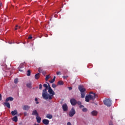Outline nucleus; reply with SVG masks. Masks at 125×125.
Masks as SVG:
<instances>
[{
  "label": "nucleus",
  "mask_w": 125,
  "mask_h": 125,
  "mask_svg": "<svg viewBox=\"0 0 125 125\" xmlns=\"http://www.w3.org/2000/svg\"><path fill=\"white\" fill-rule=\"evenodd\" d=\"M47 84H43V86L45 87V89L42 90V96L43 99L45 100H47V99H49L51 100L52 99V97H53V95H55V92L52 90L50 85L48 83H47Z\"/></svg>",
  "instance_id": "1"
},
{
  "label": "nucleus",
  "mask_w": 125,
  "mask_h": 125,
  "mask_svg": "<svg viewBox=\"0 0 125 125\" xmlns=\"http://www.w3.org/2000/svg\"><path fill=\"white\" fill-rule=\"evenodd\" d=\"M96 98V95L95 93L90 92L89 94L87 95L85 97V101L86 102H89V100L94 101V99Z\"/></svg>",
  "instance_id": "2"
},
{
  "label": "nucleus",
  "mask_w": 125,
  "mask_h": 125,
  "mask_svg": "<svg viewBox=\"0 0 125 125\" xmlns=\"http://www.w3.org/2000/svg\"><path fill=\"white\" fill-rule=\"evenodd\" d=\"M78 89L80 91L81 98H84L85 97V88L83 87V86L80 85L78 86Z\"/></svg>",
  "instance_id": "3"
},
{
  "label": "nucleus",
  "mask_w": 125,
  "mask_h": 125,
  "mask_svg": "<svg viewBox=\"0 0 125 125\" xmlns=\"http://www.w3.org/2000/svg\"><path fill=\"white\" fill-rule=\"evenodd\" d=\"M104 104L107 107H111L112 106V100L110 99H105L104 101Z\"/></svg>",
  "instance_id": "4"
},
{
  "label": "nucleus",
  "mask_w": 125,
  "mask_h": 125,
  "mask_svg": "<svg viewBox=\"0 0 125 125\" xmlns=\"http://www.w3.org/2000/svg\"><path fill=\"white\" fill-rule=\"evenodd\" d=\"M75 114H76V110L74 109V107H73L69 112L68 115L69 117H73Z\"/></svg>",
  "instance_id": "5"
},
{
  "label": "nucleus",
  "mask_w": 125,
  "mask_h": 125,
  "mask_svg": "<svg viewBox=\"0 0 125 125\" xmlns=\"http://www.w3.org/2000/svg\"><path fill=\"white\" fill-rule=\"evenodd\" d=\"M70 103L73 106H75L77 104V101L75 99H70Z\"/></svg>",
  "instance_id": "6"
},
{
  "label": "nucleus",
  "mask_w": 125,
  "mask_h": 125,
  "mask_svg": "<svg viewBox=\"0 0 125 125\" xmlns=\"http://www.w3.org/2000/svg\"><path fill=\"white\" fill-rule=\"evenodd\" d=\"M62 110L64 112H66V111H68V106L66 104H64L62 105Z\"/></svg>",
  "instance_id": "7"
},
{
  "label": "nucleus",
  "mask_w": 125,
  "mask_h": 125,
  "mask_svg": "<svg viewBox=\"0 0 125 125\" xmlns=\"http://www.w3.org/2000/svg\"><path fill=\"white\" fill-rule=\"evenodd\" d=\"M30 106L27 105H25L23 106H22V109L24 111H28V110H30Z\"/></svg>",
  "instance_id": "8"
},
{
  "label": "nucleus",
  "mask_w": 125,
  "mask_h": 125,
  "mask_svg": "<svg viewBox=\"0 0 125 125\" xmlns=\"http://www.w3.org/2000/svg\"><path fill=\"white\" fill-rule=\"evenodd\" d=\"M3 105L6 106L7 108H8V109H10V104H9L8 102H5V103H3Z\"/></svg>",
  "instance_id": "9"
},
{
  "label": "nucleus",
  "mask_w": 125,
  "mask_h": 125,
  "mask_svg": "<svg viewBox=\"0 0 125 125\" xmlns=\"http://www.w3.org/2000/svg\"><path fill=\"white\" fill-rule=\"evenodd\" d=\"M32 115L38 117V116H39V113H38V111L36 110H34L32 111Z\"/></svg>",
  "instance_id": "10"
},
{
  "label": "nucleus",
  "mask_w": 125,
  "mask_h": 125,
  "mask_svg": "<svg viewBox=\"0 0 125 125\" xmlns=\"http://www.w3.org/2000/svg\"><path fill=\"white\" fill-rule=\"evenodd\" d=\"M42 123L44 125H49V120H47V119H43L42 120Z\"/></svg>",
  "instance_id": "11"
},
{
  "label": "nucleus",
  "mask_w": 125,
  "mask_h": 125,
  "mask_svg": "<svg viewBox=\"0 0 125 125\" xmlns=\"http://www.w3.org/2000/svg\"><path fill=\"white\" fill-rule=\"evenodd\" d=\"M14 99L12 97H8L5 100V102H8V101H13Z\"/></svg>",
  "instance_id": "12"
},
{
  "label": "nucleus",
  "mask_w": 125,
  "mask_h": 125,
  "mask_svg": "<svg viewBox=\"0 0 125 125\" xmlns=\"http://www.w3.org/2000/svg\"><path fill=\"white\" fill-rule=\"evenodd\" d=\"M25 63L24 62V63H21L20 65L19 66V71H20L21 72H22V70L20 69H21V68H24V64H25Z\"/></svg>",
  "instance_id": "13"
},
{
  "label": "nucleus",
  "mask_w": 125,
  "mask_h": 125,
  "mask_svg": "<svg viewBox=\"0 0 125 125\" xmlns=\"http://www.w3.org/2000/svg\"><path fill=\"white\" fill-rule=\"evenodd\" d=\"M36 120L37 123H38V124H40L41 123V121H42V118H41V117L39 116H36Z\"/></svg>",
  "instance_id": "14"
},
{
  "label": "nucleus",
  "mask_w": 125,
  "mask_h": 125,
  "mask_svg": "<svg viewBox=\"0 0 125 125\" xmlns=\"http://www.w3.org/2000/svg\"><path fill=\"white\" fill-rule=\"evenodd\" d=\"M91 114L92 116H97V114H98V112L96 110H93L91 112Z\"/></svg>",
  "instance_id": "15"
},
{
  "label": "nucleus",
  "mask_w": 125,
  "mask_h": 125,
  "mask_svg": "<svg viewBox=\"0 0 125 125\" xmlns=\"http://www.w3.org/2000/svg\"><path fill=\"white\" fill-rule=\"evenodd\" d=\"M12 116H15V115H17V110L15 109L12 111H11Z\"/></svg>",
  "instance_id": "16"
},
{
  "label": "nucleus",
  "mask_w": 125,
  "mask_h": 125,
  "mask_svg": "<svg viewBox=\"0 0 125 125\" xmlns=\"http://www.w3.org/2000/svg\"><path fill=\"white\" fill-rule=\"evenodd\" d=\"M12 121H13V122H15L16 123L18 122V118L17 117V116L14 117L12 119Z\"/></svg>",
  "instance_id": "17"
},
{
  "label": "nucleus",
  "mask_w": 125,
  "mask_h": 125,
  "mask_svg": "<svg viewBox=\"0 0 125 125\" xmlns=\"http://www.w3.org/2000/svg\"><path fill=\"white\" fill-rule=\"evenodd\" d=\"M26 86L28 87V88H32V83H31V82L27 83Z\"/></svg>",
  "instance_id": "18"
},
{
  "label": "nucleus",
  "mask_w": 125,
  "mask_h": 125,
  "mask_svg": "<svg viewBox=\"0 0 125 125\" xmlns=\"http://www.w3.org/2000/svg\"><path fill=\"white\" fill-rule=\"evenodd\" d=\"M46 117L47 118V119H52L53 118L52 115L50 114H47Z\"/></svg>",
  "instance_id": "19"
},
{
  "label": "nucleus",
  "mask_w": 125,
  "mask_h": 125,
  "mask_svg": "<svg viewBox=\"0 0 125 125\" xmlns=\"http://www.w3.org/2000/svg\"><path fill=\"white\" fill-rule=\"evenodd\" d=\"M35 78L36 80H39V79L40 78V73H37V74H36Z\"/></svg>",
  "instance_id": "20"
},
{
  "label": "nucleus",
  "mask_w": 125,
  "mask_h": 125,
  "mask_svg": "<svg viewBox=\"0 0 125 125\" xmlns=\"http://www.w3.org/2000/svg\"><path fill=\"white\" fill-rule=\"evenodd\" d=\"M58 85H63L64 84V83H63V81H59L58 82Z\"/></svg>",
  "instance_id": "21"
},
{
  "label": "nucleus",
  "mask_w": 125,
  "mask_h": 125,
  "mask_svg": "<svg viewBox=\"0 0 125 125\" xmlns=\"http://www.w3.org/2000/svg\"><path fill=\"white\" fill-rule=\"evenodd\" d=\"M19 81H18V78H16L15 80H14V83H15L16 84H17V83H18V82Z\"/></svg>",
  "instance_id": "22"
},
{
  "label": "nucleus",
  "mask_w": 125,
  "mask_h": 125,
  "mask_svg": "<svg viewBox=\"0 0 125 125\" xmlns=\"http://www.w3.org/2000/svg\"><path fill=\"white\" fill-rule=\"evenodd\" d=\"M82 111L83 112H87L88 109L87 108L84 107L82 109Z\"/></svg>",
  "instance_id": "23"
},
{
  "label": "nucleus",
  "mask_w": 125,
  "mask_h": 125,
  "mask_svg": "<svg viewBox=\"0 0 125 125\" xmlns=\"http://www.w3.org/2000/svg\"><path fill=\"white\" fill-rule=\"evenodd\" d=\"M27 76H28V77L31 76V70H28L27 71Z\"/></svg>",
  "instance_id": "24"
},
{
  "label": "nucleus",
  "mask_w": 125,
  "mask_h": 125,
  "mask_svg": "<svg viewBox=\"0 0 125 125\" xmlns=\"http://www.w3.org/2000/svg\"><path fill=\"white\" fill-rule=\"evenodd\" d=\"M49 78H50L49 77V75H46L45 77V81L46 82H47L48 81V79H49Z\"/></svg>",
  "instance_id": "25"
},
{
  "label": "nucleus",
  "mask_w": 125,
  "mask_h": 125,
  "mask_svg": "<svg viewBox=\"0 0 125 125\" xmlns=\"http://www.w3.org/2000/svg\"><path fill=\"white\" fill-rule=\"evenodd\" d=\"M42 84H40L39 89H40V90H42Z\"/></svg>",
  "instance_id": "26"
},
{
  "label": "nucleus",
  "mask_w": 125,
  "mask_h": 125,
  "mask_svg": "<svg viewBox=\"0 0 125 125\" xmlns=\"http://www.w3.org/2000/svg\"><path fill=\"white\" fill-rule=\"evenodd\" d=\"M52 87H53V88H56V85L55 84H54V83H53V84H52Z\"/></svg>",
  "instance_id": "27"
},
{
  "label": "nucleus",
  "mask_w": 125,
  "mask_h": 125,
  "mask_svg": "<svg viewBox=\"0 0 125 125\" xmlns=\"http://www.w3.org/2000/svg\"><path fill=\"white\" fill-rule=\"evenodd\" d=\"M35 101L36 102V104H39V102H38V98H36L35 99Z\"/></svg>",
  "instance_id": "28"
},
{
  "label": "nucleus",
  "mask_w": 125,
  "mask_h": 125,
  "mask_svg": "<svg viewBox=\"0 0 125 125\" xmlns=\"http://www.w3.org/2000/svg\"><path fill=\"white\" fill-rule=\"evenodd\" d=\"M77 104H78V105H82V102H80V101H78V102H77Z\"/></svg>",
  "instance_id": "29"
},
{
  "label": "nucleus",
  "mask_w": 125,
  "mask_h": 125,
  "mask_svg": "<svg viewBox=\"0 0 125 125\" xmlns=\"http://www.w3.org/2000/svg\"><path fill=\"white\" fill-rule=\"evenodd\" d=\"M55 82V80L54 79H53L52 80L50 81V83H53Z\"/></svg>",
  "instance_id": "30"
},
{
  "label": "nucleus",
  "mask_w": 125,
  "mask_h": 125,
  "mask_svg": "<svg viewBox=\"0 0 125 125\" xmlns=\"http://www.w3.org/2000/svg\"><path fill=\"white\" fill-rule=\"evenodd\" d=\"M79 108H80V109H82V108H84V106H83V105H80V106H79Z\"/></svg>",
  "instance_id": "31"
},
{
  "label": "nucleus",
  "mask_w": 125,
  "mask_h": 125,
  "mask_svg": "<svg viewBox=\"0 0 125 125\" xmlns=\"http://www.w3.org/2000/svg\"><path fill=\"white\" fill-rule=\"evenodd\" d=\"M38 71H39V73L42 72V69H41V68H39Z\"/></svg>",
  "instance_id": "32"
},
{
  "label": "nucleus",
  "mask_w": 125,
  "mask_h": 125,
  "mask_svg": "<svg viewBox=\"0 0 125 125\" xmlns=\"http://www.w3.org/2000/svg\"><path fill=\"white\" fill-rule=\"evenodd\" d=\"M57 75H58V76H59V75H61V72L60 71L57 72Z\"/></svg>",
  "instance_id": "33"
},
{
  "label": "nucleus",
  "mask_w": 125,
  "mask_h": 125,
  "mask_svg": "<svg viewBox=\"0 0 125 125\" xmlns=\"http://www.w3.org/2000/svg\"><path fill=\"white\" fill-rule=\"evenodd\" d=\"M2 99V96H1V94L0 93V101H1Z\"/></svg>",
  "instance_id": "34"
},
{
  "label": "nucleus",
  "mask_w": 125,
  "mask_h": 125,
  "mask_svg": "<svg viewBox=\"0 0 125 125\" xmlns=\"http://www.w3.org/2000/svg\"><path fill=\"white\" fill-rule=\"evenodd\" d=\"M109 125H113V122L112 121H110L109 123Z\"/></svg>",
  "instance_id": "35"
},
{
  "label": "nucleus",
  "mask_w": 125,
  "mask_h": 125,
  "mask_svg": "<svg viewBox=\"0 0 125 125\" xmlns=\"http://www.w3.org/2000/svg\"><path fill=\"white\" fill-rule=\"evenodd\" d=\"M42 74L44 75H45L46 74V73L45 71H42Z\"/></svg>",
  "instance_id": "36"
},
{
  "label": "nucleus",
  "mask_w": 125,
  "mask_h": 125,
  "mask_svg": "<svg viewBox=\"0 0 125 125\" xmlns=\"http://www.w3.org/2000/svg\"><path fill=\"white\" fill-rule=\"evenodd\" d=\"M15 30H18V25H16V27L15 28Z\"/></svg>",
  "instance_id": "37"
},
{
  "label": "nucleus",
  "mask_w": 125,
  "mask_h": 125,
  "mask_svg": "<svg viewBox=\"0 0 125 125\" xmlns=\"http://www.w3.org/2000/svg\"><path fill=\"white\" fill-rule=\"evenodd\" d=\"M28 39H29V40L32 39V36L30 35V36H29V37H28Z\"/></svg>",
  "instance_id": "38"
},
{
  "label": "nucleus",
  "mask_w": 125,
  "mask_h": 125,
  "mask_svg": "<svg viewBox=\"0 0 125 125\" xmlns=\"http://www.w3.org/2000/svg\"><path fill=\"white\" fill-rule=\"evenodd\" d=\"M68 88L69 89V90H72V87H68Z\"/></svg>",
  "instance_id": "39"
},
{
  "label": "nucleus",
  "mask_w": 125,
  "mask_h": 125,
  "mask_svg": "<svg viewBox=\"0 0 125 125\" xmlns=\"http://www.w3.org/2000/svg\"><path fill=\"white\" fill-rule=\"evenodd\" d=\"M62 78L63 79H67V78H68V76H62Z\"/></svg>",
  "instance_id": "40"
},
{
  "label": "nucleus",
  "mask_w": 125,
  "mask_h": 125,
  "mask_svg": "<svg viewBox=\"0 0 125 125\" xmlns=\"http://www.w3.org/2000/svg\"><path fill=\"white\" fill-rule=\"evenodd\" d=\"M23 114H24V116H27V112H24L23 113Z\"/></svg>",
  "instance_id": "41"
},
{
  "label": "nucleus",
  "mask_w": 125,
  "mask_h": 125,
  "mask_svg": "<svg viewBox=\"0 0 125 125\" xmlns=\"http://www.w3.org/2000/svg\"><path fill=\"white\" fill-rule=\"evenodd\" d=\"M67 125H72V124H71V123L68 122Z\"/></svg>",
  "instance_id": "42"
},
{
  "label": "nucleus",
  "mask_w": 125,
  "mask_h": 125,
  "mask_svg": "<svg viewBox=\"0 0 125 125\" xmlns=\"http://www.w3.org/2000/svg\"><path fill=\"white\" fill-rule=\"evenodd\" d=\"M55 79H56V77L55 76H54L53 80H54L55 81Z\"/></svg>",
  "instance_id": "43"
},
{
  "label": "nucleus",
  "mask_w": 125,
  "mask_h": 125,
  "mask_svg": "<svg viewBox=\"0 0 125 125\" xmlns=\"http://www.w3.org/2000/svg\"><path fill=\"white\" fill-rule=\"evenodd\" d=\"M20 28H21V26H18V29H20Z\"/></svg>",
  "instance_id": "44"
},
{
  "label": "nucleus",
  "mask_w": 125,
  "mask_h": 125,
  "mask_svg": "<svg viewBox=\"0 0 125 125\" xmlns=\"http://www.w3.org/2000/svg\"><path fill=\"white\" fill-rule=\"evenodd\" d=\"M2 4L1 3H0V6H2Z\"/></svg>",
  "instance_id": "45"
},
{
  "label": "nucleus",
  "mask_w": 125,
  "mask_h": 125,
  "mask_svg": "<svg viewBox=\"0 0 125 125\" xmlns=\"http://www.w3.org/2000/svg\"><path fill=\"white\" fill-rule=\"evenodd\" d=\"M9 43H10V44H11V43H11V42H9Z\"/></svg>",
  "instance_id": "46"
},
{
  "label": "nucleus",
  "mask_w": 125,
  "mask_h": 125,
  "mask_svg": "<svg viewBox=\"0 0 125 125\" xmlns=\"http://www.w3.org/2000/svg\"><path fill=\"white\" fill-rule=\"evenodd\" d=\"M50 20V21H51V19Z\"/></svg>",
  "instance_id": "47"
}]
</instances>
